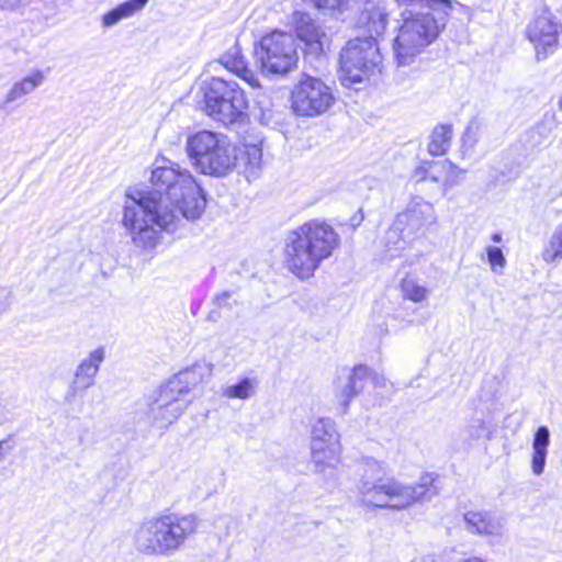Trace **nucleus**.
Wrapping results in <instances>:
<instances>
[{"label": "nucleus", "mask_w": 562, "mask_h": 562, "mask_svg": "<svg viewBox=\"0 0 562 562\" xmlns=\"http://www.w3.org/2000/svg\"><path fill=\"white\" fill-rule=\"evenodd\" d=\"M195 514L164 513L145 519L133 535L134 549L145 557H171L196 532Z\"/></svg>", "instance_id": "423d86ee"}, {"label": "nucleus", "mask_w": 562, "mask_h": 562, "mask_svg": "<svg viewBox=\"0 0 562 562\" xmlns=\"http://www.w3.org/2000/svg\"><path fill=\"white\" fill-rule=\"evenodd\" d=\"M46 76L44 71L40 69H35L31 71L26 77L21 79L20 81H16L10 91L7 94L5 101L7 102H13L16 101L24 95L30 94L33 92L36 88L43 85L45 81Z\"/></svg>", "instance_id": "393cba45"}, {"label": "nucleus", "mask_w": 562, "mask_h": 562, "mask_svg": "<svg viewBox=\"0 0 562 562\" xmlns=\"http://www.w3.org/2000/svg\"><path fill=\"white\" fill-rule=\"evenodd\" d=\"M401 289L403 296L415 303L425 301L429 295V290L411 277H406L402 280Z\"/></svg>", "instance_id": "c756f323"}, {"label": "nucleus", "mask_w": 562, "mask_h": 562, "mask_svg": "<svg viewBox=\"0 0 562 562\" xmlns=\"http://www.w3.org/2000/svg\"><path fill=\"white\" fill-rule=\"evenodd\" d=\"M464 522L471 532L487 536L503 535V519L487 512H468L464 514Z\"/></svg>", "instance_id": "6ab92c4d"}, {"label": "nucleus", "mask_w": 562, "mask_h": 562, "mask_svg": "<svg viewBox=\"0 0 562 562\" xmlns=\"http://www.w3.org/2000/svg\"><path fill=\"white\" fill-rule=\"evenodd\" d=\"M153 189L127 192L122 225L133 245L151 250L161 241L162 232H175L182 218L196 220L205 210L203 189L179 165L167 161L151 170Z\"/></svg>", "instance_id": "f257e3e1"}, {"label": "nucleus", "mask_w": 562, "mask_h": 562, "mask_svg": "<svg viewBox=\"0 0 562 562\" xmlns=\"http://www.w3.org/2000/svg\"><path fill=\"white\" fill-rule=\"evenodd\" d=\"M292 22L296 36L311 47L315 53L323 50L322 40L325 33L311 14L303 11H295L292 14Z\"/></svg>", "instance_id": "f3484780"}, {"label": "nucleus", "mask_w": 562, "mask_h": 562, "mask_svg": "<svg viewBox=\"0 0 562 562\" xmlns=\"http://www.w3.org/2000/svg\"><path fill=\"white\" fill-rule=\"evenodd\" d=\"M203 90L204 110L213 120L226 126L245 121L247 100L235 81L213 77Z\"/></svg>", "instance_id": "6e6552de"}, {"label": "nucleus", "mask_w": 562, "mask_h": 562, "mask_svg": "<svg viewBox=\"0 0 562 562\" xmlns=\"http://www.w3.org/2000/svg\"><path fill=\"white\" fill-rule=\"evenodd\" d=\"M123 20V18L120 14V11L115 7L114 9L110 10L108 13H105L102 18V22L104 26H113L117 22Z\"/></svg>", "instance_id": "e433bc0d"}, {"label": "nucleus", "mask_w": 562, "mask_h": 562, "mask_svg": "<svg viewBox=\"0 0 562 562\" xmlns=\"http://www.w3.org/2000/svg\"><path fill=\"white\" fill-rule=\"evenodd\" d=\"M370 375V369L366 366H357L352 370L344 369L337 378L336 398L341 413H346L351 400L363 390Z\"/></svg>", "instance_id": "4468645a"}, {"label": "nucleus", "mask_w": 562, "mask_h": 562, "mask_svg": "<svg viewBox=\"0 0 562 562\" xmlns=\"http://www.w3.org/2000/svg\"><path fill=\"white\" fill-rule=\"evenodd\" d=\"M395 221L396 227L405 232V237L415 239L424 236L431 226L437 224V214L430 202L415 196L405 210L396 215Z\"/></svg>", "instance_id": "f8f14e48"}, {"label": "nucleus", "mask_w": 562, "mask_h": 562, "mask_svg": "<svg viewBox=\"0 0 562 562\" xmlns=\"http://www.w3.org/2000/svg\"><path fill=\"white\" fill-rule=\"evenodd\" d=\"M550 445V430L547 426H540L532 438L531 471L535 475H541L546 468L548 447Z\"/></svg>", "instance_id": "412c9836"}, {"label": "nucleus", "mask_w": 562, "mask_h": 562, "mask_svg": "<svg viewBox=\"0 0 562 562\" xmlns=\"http://www.w3.org/2000/svg\"><path fill=\"white\" fill-rule=\"evenodd\" d=\"M340 439L336 424L328 417L318 418L311 430L310 446L325 445Z\"/></svg>", "instance_id": "a878e982"}, {"label": "nucleus", "mask_w": 562, "mask_h": 562, "mask_svg": "<svg viewBox=\"0 0 562 562\" xmlns=\"http://www.w3.org/2000/svg\"><path fill=\"white\" fill-rule=\"evenodd\" d=\"M400 5H418L402 13L403 23L393 49L398 66L412 64L415 57L439 35L452 10L450 0H396Z\"/></svg>", "instance_id": "20e7f679"}, {"label": "nucleus", "mask_w": 562, "mask_h": 562, "mask_svg": "<svg viewBox=\"0 0 562 562\" xmlns=\"http://www.w3.org/2000/svg\"><path fill=\"white\" fill-rule=\"evenodd\" d=\"M292 109L301 116H317L334 103L331 89L321 79L304 75L291 94Z\"/></svg>", "instance_id": "9d476101"}, {"label": "nucleus", "mask_w": 562, "mask_h": 562, "mask_svg": "<svg viewBox=\"0 0 562 562\" xmlns=\"http://www.w3.org/2000/svg\"><path fill=\"white\" fill-rule=\"evenodd\" d=\"M491 239H492L494 243L498 244V243H501V241H502V239H503V238H502V234H501V233H494V234L491 236Z\"/></svg>", "instance_id": "a19ab883"}, {"label": "nucleus", "mask_w": 562, "mask_h": 562, "mask_svg": "<svg viewBox=\"0 0 562 562\" xmlns=\"http://www.w3.org/2000/svg\"><path fill=\"white\" fill-rule=\"evenodd\" d=\"M559 11H560V13H561V15H562V5H561V9H560Z\"/></svg>", "instance_id": "c03bdc74"}, {"label": "nucleus", "mask_w": 562, "mask_h": 562, "mask_svg": "<svg viewBox=\"0 0 562 562\" xmlns=\"http://www.w3.org/2000/svg\"><path fill=\"white\" fill-rule=\"evenodd\" d=\"M256 61L265 74L285 75L296 68L299 53L291 33L274 30L255 48Z\"/></svg>", "instance_id": "1a4fd4ad"}, {"label": "nucleus", "mask_w": 562, "mask_h": 562, "mask_svg": "<svg viewBox=\"0 0 562 562\" xmlns=\"http://www.w3.org/2000/svg\"><path fill=\"white\" fill-rule=\"evenodd\" d=\"M385 473L383 462L373 458L364 460V474L357 484V499L361 506L401 510L416 502L430 501L439 493V477L434 473L423 474L415 484L379 477Z\"/></svg>", "instance_id": "7ed1b4c3"}, {"label": "nucleus", "mask_w": 562, "mask_h": 562, "mask_svg": "<svg viewBox=\"0 0 562 562\" xmlns=\"http://www.w3.org/2000/svg\"><path fill=\"white\" fill-rule=\"evenodd\" d=\"M439 171H443L442 169H430V172L428 175V180H431L432 182H439L440 181V175Z\"/></svg>", "instance_id": "4c0bfd02"}, {"label": "nucleus", "mask_w": 562, "mask_h": 562, "mask_svg": "<svg viewBox=\"0 0 562 562\" xmlns=\"http://www.w3.org/2000/svg\"><path fill=\"white\" fill-rule=\"evenodd\" d=\"M363 221V215L361 212H359L358 214H355L351 218H350V225L352 227H357L360 225V223Z\"/></svg>", "instance_id": "58836bf2"}, {"label": "nucleus", "mask_w": 562, "mask_h": 562, "mask_svg": "<svg viewBox=\"0 0 562 562\" xmlns=\"http://www.w3.org/2000/svg\"><path fill=\"white\" fill-rule=\"evenodd\" d=\"M3 445L4 442H0V460L3 458L4 456V452H3Z\"/></svg>", "instance_id": "37998d69"}, {"label": "nucleus", "mask_w": 562, "mask_h": 562, "mask_svg": "<svg viewBox=\"0 0 562 562\" xmlns=\"http://www.w3.org/2000/svg\"><path fill=\"white\" fill-rule=\"evenodd\" d=\"M442 169L447 173L446 182L450 186L457 182V178L465 171L449 160L442 161H423L415 170L413 177L417 181L428 180L430 169Z\"/></svg>", "instance_id": "5701e85b"}, {"label": "nucleus", "mask_w": 562, "mask_h": 562, "mask_svg": "<svg viewBox=\"0 0 562 562\" xmlns=\"http://www.w3.org/2000/svg\"><path fill=\"white\" fill-rule=\"evenodd\" d=\"M382 57L378 42L372 37L350 40L339 58V81L346 88L362 83L380 71Z\"/></svg>", "instance_id": "0eeeda50"}, {"label": "nucleus", "mask_w": 562, "mask_h": 562, "mask_svg": "<svg viewBox=\"0 0 562 562\" xmlns=\"http://www.w3.org/2000/svg\"><path fill=\"white\" fill-rule=\"evenodd\" d=\"M12 303V292L8 288L0 286V315L5 313Z\"/></svg>", "instance_id": "c9c22d12"}, {"label": "nucleus", "mask_w": 562, "mask_h": 562, "mask_svg": "<svg viewBox=\"0 0 562 562\" xmlns=\"http://www.w3.org/2000/svg\"><path fill=\"white\" fill-rule=\"evenodd\" d=\"M495 432V426L482 413H476L462 429L463 440L471 446L482 439L490 440Z\"/></svg>", "instance_id": "4be33fe9"}, {"label": "nucleus", "mask_w": 562, "mask_h": 562, "mask_svg": "<svg viewBox=\"0 0 562 562\" xmlns=\"http://www.w3.org/2000/svg\"><path fill=\"white\" fill-rule=\"evenodd\" d=\"M340 245L338 233L323 220H311L290 231L284 238V263L302 280L314 276L322 262Z\"/></svg>", "instance_id": "39448f33"}, {"label": "nucleus", "mask_w": 562, "mask_h": 562, "mask_svg": "<svg viewBox=\"0 0 562 562\" xmlns=\"http://www.w3.org/2000/svg\"><path fill=\"white\" fill-rule=\"evenodd\" d=\"M462 562H485L484 560L480 559V558H469V559H465L463 560Z\"/></svg>", "instance_id": "79ce46f5"}, {"label": "nucleus", "mask_w": 562, "mask_h": 562, "mask_svg": "<svg viewBox=\"0 0 562 562\" xmlns=\"http://www.w3.org/2000/svg\"><path fill=\"white\" fill-rule=\"evenodd\" d=\"M186 150L193 166L206 176L225 177L238 170L250 180L258 176L262 167L260 145L238 147L226 135L206 130L190 135Z\"/></svg>", "instance_id": "f03ea898"}, {"label": "nucleus", "mask_w": 562, "mask_h": 562, "mask_svg": "<svg viewBox=\"0 0 562 562\" xmlns=\"http://www.w3.org/2000/svg\"><path fill=\"white\" fill-rule=\"evenodd\" d=\"M561 32L562 25L549 12H543L529 23L527 36L535 46L538 59L547 58L557 49Z\"/></svg>", "instance_id": "ddd939ff"}, {"label": "nucleus", "mask_w": 562, "mask_h": 562, "mask_svg": "<svg viewBox=\"0 0 562 562\" xmlns=\"http://www.w3.org/2000/svg\"><path fill=\"white\" fill-rule=\"evenodd\" d=\"M551 134V126L544 122L537 123L525 134V146L530 149L542 146Z\"/></svg>", "instance_id": "c85d7f7f"}, {"label": "nucleus", "mask_w": 562, "mask_h": 562, "mask_svg": "<svg viewBox=\"0 0 562 562\" xmlns=\"http://www.w3.org/2000/svg\"><path fill=\"white\" fill-rule=\"evenodd\" d=\"M104 359L105 350L103 347H99L79 362L70 384V394L85 391L94 384V379Z\"/></svg>", "instance_id": "2eb2a0df"}, {"label": "nucleus", "mask_w": 562, "mask_h": 562, "mask_svg": "<svg viewBox=\"0 0 562 562\" xmlns=\"http://www.w3.org/2000/svg\"><path fill=\"white\" fill-rule=\"evenodd\" d=\"M149 0H127L116 8L120 11V14L123 19L130 18L134 15L136 12L140 11Z\"/></svg>", "instance_id": "72a5a7b5"}, {"label": "nucleus", "mask_w": 562, "mask_h": 562, "mask_svg": "<svg viewBox=\"0 0 562 562\" xmlns=\"http://www.w3.org/2000/svg\"><path fill=\"white\" fill-rule=\"evenodd\" d=\"M311 448V462L317 473L325 474L329 472L333 474L341 460V443L340 439L329 441L325 445L310 446Z\"/></svg>", "instance_id": "a211bd4d"}, {"label": "nucleus", "mask_w": 562, "mask_h": 562, "mask_svg": "<svg viewBox=\"0 0 562 562\" xmlns=\"http://www.w3.org/2000/svg\"><path fill=\"white\" fill-rule=\"evenodd\" d=\"M486 257L493 272L499 273L506 266V258L501 248L495 246L486 247Z\"/></svg>", "instance_id": "2f4dec72"}, {"label": "nucleus", "mask_w": 562, "mask_h": 562, "mask_svg": "<svg viewBox=\"0 0 562 562\" xmlns=\"http://www.w3.org/2000/svg\"><path fill=\"white\" fill-rule=\"evenodd\" d=\"M213 302L218 308L232 310L234 306L238 305L239 300L236 291L226 290L217 294Z\"/></svg>", "instance_id": "473e14b6"}, {"label": "nucleus", "mask_w": 562, "mask_h": 562, "mask_svg": "<svg viewBox=\"0 0 562 562\" xmlns=\"http://www.w3.org/2000/svg\"><path fill=\"white\" fill-rule=\"evenodd\" d=\"M428 143V153L431 156L445 155L451 145L452 127L449 124H439L432 130Z\"/></svg>", "instance_id": "cd10ccee"}, {"label": "nucleus", "mask_w": 562, "mask_h": 562, "mask_svg": "<svg viewBox=\"0 0 562 562\" xmlns=\"http://www.w3.org/2000/svg\"><path fill=\"white\" fill-rule=\"evenodd\" d=\"M189 397L182 396L167 382L161 384L148 403L147 417L153 428L167 430L188 409Z\"/></svg>", "instance_id": "9b49d317"}, {"label": "nucleus", "mask_w": 562, "mask_h": 562, "mask_svg": "<svg viewBox=\"0 0 562 562\" xmlns=\"http://www.w3.org/2000/svg\"><path fill=\"white\" fill-rule=\"evenodd\" d=\"M213 371V364L207 361H198L189 368L180 371L167 383L179 391L182 396L189 397L190 391L205 379L210 378Z\"/></svg>", "instance_id": "dca6fc26"}, {"label": "nucleus", "mask_w": 562, "mask_h": 562, "mask_svg": "<svg viewBox=\"0 0 562 562\" xmlns=\"http://www.w3.org/2000/svg\"><path fill=\"white\" fill-rule=\"evenodd\" d=\"M368 379H371L375 386H382V385H384V379H383V378L378 376L376 374L372 375V374L370 373V375H369V378H368Z\"/></svg>", "instance_id": "ea45409f"}, {"label": "nucleus", "mask_w": 562, "mask_h": 562, "mask_svg": "<svg viewBox=\"0 0 562 562\" xmlns=\"http://www.w3.org/2000/svg\"><path fill=\"white\" fill-rule=\"evenodd\" d=\"M258 379L255 376H243L236 383L227 384L222 389V396L228 400H249L256 394Z\"/></svg>", "instance_id": "bb28decb"}, {"label": "nucleus", "mask_w": 562, "mask_h": 562, "mask_svg": "<svg viewBox=\"0 0 562 562\" xmlns=\"http://www.w3.org/2000/svg\"><path fill=\"white\" fill-rule=\"evenodd\" d=\"M317 9L341 10L348 0H310Z\"/></svg>", "instance_id": "f704fd0d"}, {"label": "nucleus", "mask_w": 562, "mask_h": 562, "mask_svg": "<svg viewBox=\"0 0 562 562\" xmlns=\"http://www.w3.org/2000/svg\"><path fill=\"white\" fill-rule=\"evenodd\" d=\"M221 63L227 70L237 75L250 87L260 88L258 78L254 71L248 68L247 63L244 59L240 53V48L237 44H235L221 57Z\"/></svg>", "instance_id": "aec40b11"}, {"label": "nucleus", "mask_w": 562, "mask_h": 562, "mask_svg": "<svg viewBox=\"0 0 562 562\" xmlns=\"http://www.w3.org/2000/svg\"><path fill=\"white\" fill-rule=\"evenodd\" d=\"M408 240H413L412 237H405V232L403 228L396 227V221L394 220L393 225L385 232L381 240L385 258L400 257Z\"/></svg>", "instance_id": "b1692460"}, {"label": "nucleus", "mask_w": 562, "mask_h": 562, "mask_svg": "<svg viewBox=\"0 0 562 562\" xmlns=\"http://www.w3.org/2000/svg\"><path fill=\"white\" fill-rule=\"evenodd\" d=\"M542 259L546 262H554L562 259V237L557 229L552 234L548 247L542 252Z\"/></svg>", "instance_id": "7c9ffc66"}]
</instances>
